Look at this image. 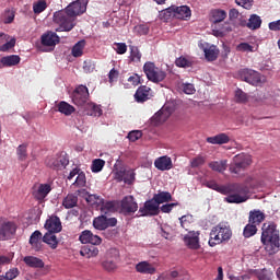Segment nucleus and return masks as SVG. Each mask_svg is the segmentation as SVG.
<instances>
[{
	"instance_id": "obj_17",
	"label": "nucleus",
	"mask_w": 280,
	"mask_h": 280,
	"mask_svg": "<svg viewBox=\"0 0 280 280\" xmlns=\"http://www.w3.org/2000/svg\"><path fill=\"white\" fill-rule=\"evenodd\" d=\"M199 232H188L185 237L184 242L187 248H190L192 250H198L200 248L199 244Z\"/></svg>"
},
{
	"instance_id": "obj_36",
	"label": "nucleus",
	"mask_w": 280,
	"mask_h": 280,
	"mask_svg": "<svg viewBox=\"0 0 280 280\" xmlns=\"http://www.w3.org/2000/svg\"><path fill=\"white\" fill-rule=\"evenodd\" d=\"M93 226L94 229L98 230V231H105L108 229V224H107V217L105 215H100L97 218H94L93 220Z\"/></svg>"
},
{
	"instance_id": "obj_16",
	"label": "nucleus",
	"mask_w": 280,
	"mask_h": 280,
	"mask_svg": "<svg viewBox=\"0 0 280 280\" xmlns=\"http://www.w3.org/2000/svg\"><path fill=\"white\" fill-rule=\"evenodd\" d=\"M120 210L126 214L136 213L138 210V203L135 201L132 196H127L120 202Z\"/></svg>"
},
{
	"instance_id": "obj_39",
	"label": "nucleus",
	"mask_w": 280,
	"mask_h": 280,
	"mask_svg": "<svg viewBox=\"0 0 280 280\" xmlns=\"http://www.w3.org/2000/svg\"><path fill=\"white\" fill-rule=\"evenodd\" d=\"M86 46V40H79L75 46L72 47L71 55L73 58H79L83 55V49Z\"/></svg>"
},
{
	"instance_id": "obj_15",
	"label": "nucleus",
	"mask_w": 280,
	"mask_h": 280,
	"mask_svg": "<svg viewBox=\"0 0 280 280\" xmlns=\"http://www.w3.org/2000/svg\"><path fill=\"white\" fill-rule=\"evenodd\" d=\"M79 242L84 245L91 244L93 246H100L102 244V238L100 236L95 235L92 231L84 230L79 235Z\"/></svg>"
},
{
	"instance_id": "obj_12",
	"label": "nucleus",
	"mask_w": 280,
	"mask_h": 280,
	"mask_svg": "<svg viewBox=\"0 0 280 280\" xmlns=\"http://www.w3.org/2000/svg\"><path fill=\"white\" fill-rule=\"evenodd\" d=\"M120 258V253L112 248L106 253V259L103 261V268L106 271H115L117 269V261Z\"/></svg>"
},
{
	"instance_id": "obj_43",
	"label": "nucleus",
	"mask_w": 280,
	"mask_h": 280,
	"mask_svg": "<svg viewBox=\"0 0 280 280\" xmlns=\"http://www.w3.org/2000/svg\"><path fill=\"white\" fill-rule=\"evenodd\" d=\"M142 54L137 46H130V57L131 62H141Z\"/></svg>"
},
{
	"instance_id": "obj_2",
	"label": "nucleus",
	"mask_w": 280,
	"mask_h": 280,
	"mask_svg": "<svg viewBox=\"0 0 280 280\" xmlns=\"http://www.w3.org/2000/svg\"><path fill=\"white\" fill-rule=\"evenodd\" d=\"M261 243L266 245L267 249L271 253L279 252L280 248V234L277 230V224L273 222L265 223L261 228Z\"/></svg>"
},
{
	"instance_id": "obj_32",
	"label": "nucleus",
	"mask_w": 280,
	"mask_h": 280,
	"mask_svg": "<svg viewBox=\"0 0 280 280\" xmlns=\"http://www.w3.org/2000/svg\"><path fill=\"white\" fill-rule=\"evenodd\" d=\"M228 163L229 161L226 160L212 161L210 164H208V167H210L213 172L222 174L226 171Z\"/></svg>"
},
{
	"instance_id": "obj_19",
	"label": "nucleus",
	"mask_w": 280,
	"mask_h": 280,
	"mask_svg": "<svg viewBox=\"0 0 280 280\" xmlns=\"http://www.w3.org/2000/svg\"><path fill=\"white\" fill-rule=\"evenodd\" d=\"M44 228L46 231H48V233L61 232L62 225H61L60 218H58L57 215L50 217L48 220H46Z\"/></svg>"
},
{
	"instance_id": "obj_24",
	"label": "nucleus",
	"mask_w": 280,
	"mask_h": 280,
	"mask_svg": "<svg viewBox=\"0 0 280 280\" xmlns=\"http://www.w3.org/2000/svg\"><path fill=\"white\" fill-rule=\"evenodd\" d=\"M50 191H52V188L49 184H39L37 189L33 191V197H35L37 201L43 202Z\"/></svg>"
},
{
	"instance_id": "obj_41",
	"label": "nucleus",
	"mask_w": 280,
	"mask_h": 280,
	"mask_svg": "<svg viewBox=\"0 0 280 280\" xmlns=\"http://www.w3.org/2000/svg\"><path fill=\"white\" fill-rule=\"evenodd\" d=\"M171 18H175V9L174 5L168 7L165 10L160 12V20L164 22H168Z\"/></svg>"
},
{
	"instance_id": "obj_4",
	"label": "nucleus",
	"mask_w": 280,
	"mask_h": 280,
	"mask_svg": "<svg viewBox=\"0 0 280 280\" xmlns=\"http://www.w3.org/2000/svg\"><path fill=\"white\" fill-rule=\"evenodd\" d=\"M75 21L77 18L65 10L52 14V22L59 26L56 32H71L77 26Z\"/></svg>"
},
{
	"instance_id": "obj_6",
	"label": "nucleus",
	"mask_w": 280,
	"mask_h": 280,
	"mask_svg": "<svg viewBox=\"0 0 280 280\" xmlns=\"http://www.w3.org/2000/svg\"><path fill=\"white\" fill-rule=\"evenodd\" d=\"M252 165V156L246 153H238L233 158V163L229 165L230 174L240 175Z\"/></svg>"
},
{
	"instance_id": "obj_21",
	"label": "nucleus",
	"mask_w": 280,
	"mask_h": 280,
	"mask_svg": "<svg viewBox=\"0 0 280 280\" xmlns=\"http://www.w3.org/2000/svg\"><path fill=\"white\" fill-rule=\"evenodd\" d=\"M174 7V19L180 21H187L191 18V10L188 5H173Z\"/></svg>"
},
{
	"instance_id": "obj_23",
	"label": "nucleus",
	"mask_w": 280,
	"mask_h": 280,
	"mask_svg": "<svg viewBox=\"0 0 280 280\" xmlns=\"http://www.w3.org/2000/svg\"><path fill=\"white\" fill-rule=\"evenodd\" d=\"M154 167L161 172L170 171L174 168V164L172 163V159L167 155L161 156L154 160Z\"/></svg>"
},
{
	"instance_id": "obj_9",
	"label": "nucleus",
	"mask_w": 280,
	"mask_h": 280,
	"mask_svg": "<svg viewBox=\"0 0 280 280\" xmlns=\"http://www.w3.org/2000/svg\"><path fill=\"white\" fill-rule=\"evenodd\" d=\"M19 226L14 221H7L0 218V241H8L15 235Z\"/></svg>"
},
{
	"instance_id": "obj_50",
	"label": "nucleus",
	"mask_w": 280,
	"mask_h": 280,
	"mask_svg": "<svg viewBox=\"0 0 280 280\" xmlns=\"http://www.w3.org/2000/svg\"><path fill=\"white\" fill-rule=\"evenodd\" d=\"M85 201L91 206H94V205L101 203L103 199H101V197L95 194H88L85 197Z\"/></svg>"
},
{
	"instance_id": "obj_28",
	"label": "nucleus",
	"mask_w": 280,
	"mask_h": 280,
	"mask_svg": "<svg viewBox=\"0 0 280 280\" xmlns=\"http://www.w3.org/2000/svg\"><path fill=\"white\" fill-rule=\"evenodd\" d=\"M150 91L151 89L147 85L139 86L135 95L136 101L138 103H144L145 101L150 100Z\"/></svg>"
},
{
	"instance_id": "obj_11",
	"label": "nucleus",
	"mask_w": 280,
	"mask_h": 280,
	"mask_svg": "<svg viewBox=\"0 0 280 280\" xmlns=\"http://www.w3.org/2000/svg\"><path fill=\"white\" fill-rule=\"evenodd\" d=\"M90 94L86 85H79L72 93V103L75 106H84L89 101Z\"/></svg>"
},
{
	"instance_id": "obj_40",
	"label": "nucleus",
	"mask_w": 280,
	"mask_h": 280,
	"mask_svg": "<svg viewBox=\"0 0 280 280\" xmlns=\"http://www.w3.org/2000/svg\"><path fill=\"white\" fill-rule=\"evenodd\" d=\"M78 203V197L73 194H69L62 201V206L66 209L74 208Z\"/></svg>"
},
{
	"instance_id": "obj_51",
	"label": "nucleus",
	"mask_w": 280,
	"mask_h": 280,
	"mask_svg": "<svg viewBox=\"0 0 280 280\" xmlns=\"http://www.w3.org/2000/svg\"><path fill=\"white\" fill-rule=\"evenodd\" d=\"M235 101L236 103H246L247 94L242 89L235 90Z\"/></svg>"
},
{
	"instance_id": "obj_7",
	"label": "nucleus",
	"mask_w": 280,
	"mask_h": 280,
	"mask_svg": "<svg viewBox=\"0 0 280 280\" xmlns=\"http://www.w3.org/2000/svg\"><path fill=\"white\" fill-rule=\"evenodd\" d=\"M143 71L147 75V79L152 83H161L167 78V73H165L162 69L156 68L153 61H147L143 66Z\"/></svg>"
},
{
	"instance_id": "obj_61",
	"label": "nucleus",
	"mask_w": 280,
	"mask_h": 280,
	"mask_svg": "<svg viewBox=\"0 0 280 280\" xmlns=\"http://www.w3.org/2000/svg\"><path fill=\"white\" fill-rule=\"evenodd\" d=\"M114 46H116L117 55H125L126 51H128V46H126L125 43H114Z\"/></svg>"
},
{
	"instance_id": "obj_45",
	"label": "nucleus",
	"mask_w": 280,
	"mask_h": 280,
	"mask_svg": "<svg viewBox=\"0 0 280 280\" xmlns=\"http://www.w3.org/2000/svg\"><path fill=\"white\" fill-rule=\"evenodd\" d=\"M19 161L23 162L27 159V143L20 144L16 149Z\"/></svg>"
},
{
	"instance_id": "obj_59",
	"label": "nucleus",
	"mask_w": 280,
	"mask_h": 280,
	"mask_svg": "<svg viewBox=\"0 0 280 280\" xmlns=\"http://www.w3.org/2000/svg\"><path fill=\"white\" fill-rule=\"evenodd\" d=\"M95 70V63L92 60H88L83 62V71L86 73H91Z\"/></svg>"
},
{
	"instance_id": "obj_13",
	"label": "nucleus",
	"mask_w": 280,
	"mask_h": 280,
	"mask_svg": "<svg viewBox=\"0 0 280 280\" xmlns=\"http://www.w3.org/2000/svg\"><path fill=\"white\" fill-rule=\"evenodd\" d=\"M45 165L55 171H61L62 168H67L69 165V159L67 155L60 154L55 158H48L45 160Z\"/></svg>"
},
{
	"instance_id": "obj_48",
	"label": "nucleus",
	"mask_w": 280,
	"mask_h": 280,
	"mask_svg": "<svg viewBox=\"0 0 280 280\" xmlns=\"http://www.w3.org/2000/svg\"><path fill=\"white\" fill-rule=\"evenodd\" d=\"M104 165H105V161L103 159H94L91 166L92 173L102 172Z\"/></svg>"
},
{
	"instance_id": "obj_58",
	"label": "nucleus",
	"mask_w": 280,
	"mask_h": 280,
	"mask_svg": "<svg viewBox=\"0 0 280 280\" xmlns=\"http://www.w3.org/2000/svg\"><path fill=\"white\" fill-rule=\"evenodd\" d=\"M190 217L189 215H182L179 218L180 226L182 229L189 231V225H190Z\"/></svg>"
},
{
	"instance_id": "obj_18",
	"label": "nucleus",
	"mask_w": 280,
	"mask_h": 280,
	"mask_svg": "<svg viewBox=\"0 0 280 280\" xmlns=\"http://www.w3.org/2000/svg\"><path fill=\"white\" fill-rule=\"evenodd\" d=\"M136 270L140 275L154 276L156 273V267L148 260H141L136 265Z\"/></svg>"
},
{
	"instance_id": "obj_37",
	"label": "nucleus",
	"mask_w": 280,
	"mask_h": 280,
	"mask_svg": "<svg viewBox=\"0 0 280 280\" xmlns=\"http://www.w3.org/2000/svg\"><path fill=\"white\" fill-rule=\"evenodd\" d=\"M151 200L162 205L164 202H170L172 200V195L167 191L158 192L153 195Z\"/></svg>"
},
{
	"instance_id": "obj_49",
	"label": "nucleus",
	"mask_w": 280,
	"mask_h": 280,
	"mask_svg": "<svg viewBox=\"0 0 280 280\" xmlns=\"http://www.w3.org/2000/svg\"><path fill=\"white\" fill-rule=\"evenodd\" d=\"M206 163V158L202 155H198L195 159H191L190 166L191 168H198L200 166H203Z\"/></svg>"
},
{
	"instance_id": "obj_46",
	"label": "nucleus",
	"mask_w": 280,
	"mask_h": 280,
	"mask_svg": "<svg viewBox=\"0 0 280 280\" xmlns=\"http://www.w3.org/2000/svg\"><path fill=\"white\" fill-rule=\"evenodd\" d=\"M86 186V175L84 172H80L79 175H77L75 182L72 183V187L82 188Z\"/></svg>"
},
{
	"instance_id": "obj_42",
	"label": "nucleus",
	"mask_w": 280,
	"mask_h": 280,
	"mask_svg": "<svg viewBox=\"0 0 280 280\" xmlns=\"http://www.w3.org/2000/svg\"><path fill=\"white\" fill-rule=\"evenodd\" d=\"M225 19H226V12L224 10L217 9L212 11V22L214 24L223 22Z\"/></svg>"
},
{
	"instance_id": "obj_64",
	"label": "nucleus",
	"mask_w": 280,
	"mask_h": 280,
	"mask_svg": "<svg viewBox=\"0 0 280 280\" xmlns=\"http://www.w3.org/2000/svg\"><path fill=\"white\" fill-rule=\"evenodd\" d=\"M268 27H269V31L280 32V20L275 22H269Z\"/></svg>"
},
{
	"instance_id": "obj_10",
	"label": "nucleus",
	"mask_w": 280,
	"mask_h": 280,
	"mask_svg": "<svg viewBox=\"0 0 280 280\" xmlns=\"http://www.w3.org/2000/svg\"><path fill=\"white\" fill-rule=\"evenodd\" d=\"M88 0H75L71 2L68 7H66L62 11L73 15L75 19L84 13L88 10Z\"/></svg>"
},
{
	"instance_id": "obj_52",
	"label": "nucleus",
	"mask_w": 280,
	"mask_h": 280,
	"mask_svg": "<svg viewBox=\"0 0 280 280\" xmlns=\"http://www.w3.org/2000/svg\"><path fill=\"white\" fill-rule=\"evenodd\" d=\"M258 280H272V272H269L267 269H262L256 272Z\"/></svg>"
},
{
	"instance_id": "obj_63",
	"label": "nucleus",
	"mask_w": 280,
	"mask_h": 280,
	"mask_svg": "<svg viewBox=\"0 0 280 280\" xmlns=\"http://www.w3.org/2000/svg\"><path fill=\"white\" fill-rule=\"evenodd\" d=\"M183 89L186 95H192L194 93H196V89L190 83L184 84Z\"/></svg>"
},
{
	"instance_id": "obj_33",
	"label": "nucleus",
	"mask_w": 280,
	"mask_h": 280,
	"mask_svg": "<svg viewBox=\"0 0 280 280\" xmlns=\"http://www.w3.org/2000/svg\"><path fill=\"white\" fill-rule=\"evenodd\" d=\"M57 232H46L43 236V242L48 244L50 248L56 249L58 246Z\"/></svg>"
},
{
	"instance_id": "obj_14",
	"label": "nucleus",
	"mask_w": 280,
	"mask_h": 280,
	"mask_svg": "<svg viewBox=\"0 0 280 280\" xmlns=\"http://www.w3.org/2000/svg\"><path fill=\"white\" fill-rule=\"evenodd\" d=\"M160 203L155 202L154 200L150 199L144 202V206L139 209L140 217H155L158 215L160 210Z\"/></svg>"
},
{
	"instance_id": "obj_54",
	"label": "nucleus",
	"mask_w": 280,
	"mask_h": 280,
	"mask_svg": "<svg viewBox=\"0 0 280 280\" xmlns=\"http://www.w3.org/2000/svg\"><path fill=\"white\" fill-rule=\"evenodd\" d=\"M4 277H7L8 280H14L16 277H20L19 268H11L8 272H5Z\"/></svg>"
},
{
	"instance_id": "obj_27",
	"label": "nucleus",
	"mask_w": 280,
	"mask_h": 280,
	"mask_svg": "<svg viewBox=\"0 0 280 280\" xmlns=\"http://www.w3.org/2000/svg\"><path fill=\"white\" fill-rule=\"evenodd\" d=\"M168 118H170V113L164 108H162L156 114L153 115V117L151 118V124L152 126L158 127L164 124L165 121H167Z\"/></svg>"
},
{
	"instance_id": "obj_22",
	"label": "nucleus",
	"mask_w": 280,
	"mask_h": 280,
	"mask_svg": "<svg viewBox=\"0 0 280 280\" xmlns=\"http://www.w3.org/2000/svg\"><path fill=\"white\" fill-rule=\"evenodd\" d=\"M43 234L40 231H35L31 234L30 237V245L32 247L33 250H35L36 253H39L43 250Z\"/></svg>"
},
{
	"instance_id": "obj_30",
	"label": "nucleus",
	"mask_w": 280,
	"mask_h": 280,
	"mask_svg": "<svg viewBox=\"0 0 280 280\" xmlns=\"http://www.w3.org/2000/svg\"><path fill=\"white\" fill-rule=\"evenodd\" d=\"M100 255V249L93 245H86L80 249V256L85 257L86 259L95 258Z\"/></svg>"
},
{
	"instance_id": "obj_56",
	"label": "nucleus",
	"mask_w": 280,
	"mask_h": 280,
	"mask_svg": "<svg viewBox=\"0 0 280 280\" xmlns=\"http://www.w3.org/2000/svg\"><path fill=\"white\" fill-rule=\"evenodd\" d=\"M127 138L131 142H136L137 140L142 138V131L141 130H132V131L129 132V136H127Z\"/></svg>"
},
{
	"instance_id": "obj_5",
	"label": "nucleus",
	"mask_w": 280,
	"mask_h": 280,
	"mask_svg": "<svg viewBox=\"0 0 280 280\" xmlns=\"http://www.w3.org/2000/svg\"><path fill=\"white\" fill-rule=\"evenodd\" d=\"M241 81L246 82L253 86H260L266 83V78L256 70L250 68H242L238 70Z\"/></svg>"
},
{
	"instance_id": "obj_55",
	"label": "nucleus",
	"mask_w": 280,
	"mask_h": 280,
	"mask_svg": "<svg viewBox=\"0 0 280 280\" xmlns=\"http://www.w3.org/2000/svg\"><path fill=\"white\" fill-rule=\"evenodd\" d=\"M175 66L180 68H188L190 67V61L185 57H179L175 60Z\"/></svg>"
},
{
	"instance_id": "obj_34",
	"label": "nucleus",
	"mask_w": 280,
	"mask_h": 280,
	"mask_svg": "<svg viewBox=\"0 0 280 280\" xmlns=\"http://www.w3.org/2000/svg\"><path fill=\"white\" fill-rule=\"evenodd\" d=\"M57 109L66 117L71 116L75 112V107L71 106L68 102H59Z\"/></svg>"
},
{
	"instance_id": "obj_3",
	"label": "nucleus",
	"mask_w": 280,
	"mask_h": 280,
	"mask_svg": "<svg viewBox=\"0 0 280 280\" xmlns=\"http://www.w3.org/2000/svg\"><path fill=\"white\" fill-rule=\"evenodd\" d=\"M232 237V230L230 225L226 223H219L214 228H212L210 232V241H208V245L210 247H215L219 244L224 242H229Z\"/></svg>"
},
{
	"instance_id": "obj_38",
	"label": "nucleus",
	"mask_w": 280,
	"mask_h": 280,
	"mask_svg": "<svg viewBox=\"0 0 280 280\" xmlns=\"http://www.w3.org/2000/svg\"><path fill=\"white\" fill-rule=\"evenodd\" d=\"M219 56V49L217 46H210L208 48H205V57L208 61H214L218 59Z\"/></svg>"
},
{
	"instance_id": "obj_25",
	"label": "nucleus",
	"mask_w": 280,
	"mask_h": 280,
	"mask_svg": "<svg viewBox=\"0 0 280 280\" xmlns=\"http://www.w3.org/2000/svg\"><path fill=\"white\" fill-rule=\"evenodd\" d=\"M206 141L212 145H223L230 143L231 138L228 133H219L218 136L208 137Z\"/></svg>"
},
{
	"instance_id": "obj_57",
	"label": "nucleus",
	"mask_w": 280,
	"mask_h": 280,
	"mask_svg": "<svg viewBox=\"0 0 280 280\" xmlns=\"http://www.w3.org/2000/svg\"><path fill=\"white\" fill-rule=\"evenodd\" d=\"M235 3L245 10H250L253 7L254 0H235Z\"/></svg>"
},
{
	"instance_id": "obj_29",
	"label": "nucleus",
	"mask_w": 280,
	"mask_h": 280,
	"mask_svg": "<svg viewBox=\"0 0 280 280\" xmlns=\"http://www.w3.org/2000/svg\"><path fill=\"white\" fill-rule=\"evenodd\" d=\"M23 261L26 266L33 269H42L45 266L44 261L35 256H25Z\"/></svg>"
},
{
	"instance_id": "obj_53",
	"label": "nucleus",
	"mask_w": 280,
	"mask_h": 280,
	"mask_svg": "<svg viewBox=\"0 0 280 280\" xmlns=\"http://www.w3.org/2000/svg\"><path fill=\"white\" fill-rule=\"evenodd\" d=\"M236 50L241 52H254V47L247 43H241L238 46H236Z\"/></svg>"
},
{
	"instance_id": "obj_1",
	"label": "nucleus",
	"mask_w": 280,
	"mask_h": 280,
	"mask_svg": "<svg viewBox=\"0 0 280 280\" xmlns=\"http://www.w3.org/2000/svg\"><path fill=\"white\" fill-rule=\"evenodd\" d=\"M205 186L221 195L228 196L225 198V202L228 203H243L249 199L247 196V187L241 183L219 185L215 180H207L205 182Z\"/></svg>"
},
{
	"instance_id": "obj_47",
	"label": "nucleus",
	"mask_w": 280,
	"mask_h": 280,
	"mask_svg": "<svg viewBox=\"0 0 280 280\" xmlns=\"http://www.w3.org/2000/svg\"><path fill=\"white\" fill-rule=\"evenodd\" d=\"M47 10L46 0H38L37 3L33 4V13L42 14Z\"/></svg>"
},
{
	"instance_id": "obj_31",
	"label": "nucleus",
	"mask_w": 280,
	"mask_h": 280,
	"mask_svg": "<svg viewBox=\"0 0 280 280\" xmlns=\"http://www.w3.org/2000/svg\"><path fill=\"white\" fill-rule=\"evenodd\" d=\"M262 25V19H260L257 14H252L248 18V22H246V27L252 31H257Z\"/></svg>"
},
{
	"instance_id": "obj_35",
	"label": "nucleus",
	"mask_w": 280,
	"mask_h": 280,
	"mask_svg": "<svg viewBox=\"0 0 280 280\" xmlns=\"http://www.w3.org/2000/svg\"><path fill=\"white\" fill-rule=\"evenodd\" d=\"M21 57L16 55H11L8 57H2L1 63L3 67H15L20 63Z\"/></svg>"
},
{
	"instance_id": "obj_62",
	"label": "nucleus",
	"mask_w": 280,
	"mask_h": 280,
	"mask_svg": "<svg viewBox=\"0 0 280 280\" xmlns=\"http://www.w3.org/2000/svg\"><path fill=\"white\" fill-rule=\"evenodd\" d=\"M119 75L120 73L118 72L117 69L115 68L110 69L109 73L107 74V78H109V83L116 82Z\"/></svg>"
},
{
	"instance_id": "obj_20",
	"label": "nucleus",
	"mask_w": 280,
	"mask_h": 280,
	"mask_svg": "<svg viewBox=\"0 0 280 280\" xmlns=\"http://www.w3.org/2000/svg\"><path fill=\"white\" fill-rule=\"evenodd\" d=\"M58 43H60V37L55 32L48 31L42 35L44 47H55Z\"/></svg>"
},
{
	"instance_id": "obj_26",
	"label": "nucleus",
	"mask_w": 280,
	"mask_h": 280,
	"mask_svg": "<svg viewBox=\"0 0 280 280\" xmlns=\"http://www.w3.org/2000/svg\"><path fill=\"white\" fill-rule=\"evenodd\" d=\"M265 219H266V215L260 210H252L248 213V224L257 226L261 224L265 221Z\"/></svg>"
},
{
	"instance_id": "obj_60",
	"label": "nucleus",
	"mask_w": 280,
	"mask_h": 280,
	"mask_svg": "<svg viewBox=\"0 0 280 280\" xmlns=\"http://www.w3.org/2000/svg\"><path fill=\"white\" fill-rule=\"evenodd\" d=\"M15 19V12L14 11H5L4 13V24H12Z\"/></svg>"
},
{
	"instance_id": "obj_44",
	"label": "nucleus",
	"mask_w": 280,
	"mask_h": 280,
	"mask_svg": "<svg viewBox=\"0 0 280 280\" xmlns=\"http://www.w3.org/2000/svg\"><path fill=\"white\" fill-rule=\"evenodd\" d=\"M257 225L248 223L244 229H243V236L245 238H250L252 236L257 234Z\"/></svg>"
},
{
	"instance_id": "obj_8",
	"label": "nucleus",
	"mask_w": 280,
	"mask_h": 280,
	"mask_svg": "<svg viewBox=\"0 0 280 280\" xmlns=\"http://www.w3.org/2000/svg\"><path fill=\"white\" fill-rule=\"evenodd\" d=\"M114 180L124 183L125 185H135L137 180V173L135 168L119 167L114 171Z\"/></svg>"
}]
</instances>
